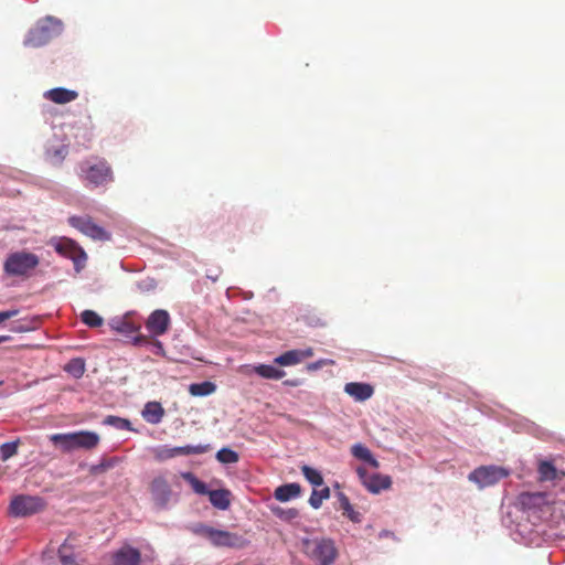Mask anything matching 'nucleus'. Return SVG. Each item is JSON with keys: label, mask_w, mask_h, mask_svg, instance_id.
<instances>
[{"label": "nucleus", "mask_w": 565, "mask_h": 565, "mask_svg": "<svg viewBox=\"0 0 565 565\" xmlns=\"http://www.w3.org/2000/svg\"><path fill=\"white\" fill-rule=\"evenodd\" d=\"M301 472H302L303 477H305V478H306V479H307L311 484H313V486H316V487H320V486H322V483H323V478H322L321 473H320L318 470H316V469H313V468H311V467H309V466H302V467H301Z\"/></svg>", "instance_id": "473e14b6"}, {"label": "nucleus", "mask_w": 565, "mask_h": 565, "mask_svg": "<svg viewBox=\"0 0 565 565\" xmlns=\"http://www.w3.org/2000/svg\"><path fill=\"white\" fill-rule=\"evenodd\" d=\"M181 477L191 486L193 491L198 494L209 495L210 490L206 484L199 480L192 472H182Z\"/></svg>", "instance_id": "cd10ccee"}, {"label": "nucleus", "mask_w": 565, "mask_h": 565, "mask_svg": "<svg viewBox=\"0 0 565 565\" xmlns=\"http://www.w3.org/2000/svg\"><path fill=\"white\" fill-rule=\"evenodd\" d=\"M216 458L222 463H235L238 461V454L230 448H222L217 451Z\"/></svg>", "instance_id": "f704fd0d"}, {"label": "nucleus", "mask_w": 565, "mask_h": 565, "mask_svg": "<svg viewBox=\"0 0 565 565\" xmlns=\"http://www.w3.org/2000/svg\"><path fill=\"white\" fill-rule=\"evenodd\" d=\"M65 371L79 379L85 372V363L82 359H73L66 364Z\"/></svg>", "instance_id": "72a5a7b5"}, {"label": "nucleus", "mask_w": 565, "mask_h": 565, "mask_svg": "<svg viewBox=\"0 0 565 565\" xmlns=\"http://www.w3.org/2000/svg\"><path fill=\"white\" fill-rule=\"evenodd\" d=\"M55 250L64 257L73 260L75 269L79 271L87 259L84 249L71 238H62L55 244Z\"/></svg>", "instance_id": "ddd939ff"}, {"label": "nucleus", "mask_w": 565, "mask_h": 565, "mask_svg": "<svg viewBox=\"0 0 565 565\" xmlns=\"http://www.w3.org/2000/svg\"><path fill=\"white\" fill-rule=\"evenodd\" d=\"M216 391V385L213 382L204 381L201 383H193L189 386V393L192 396H207Z\"/></svg>", "instance_id": "a878e982"}, {"label": "nucleus", "mask_w": 565, "mask_h": 565, "mask_svg": "<svg viewBox=\"0 0 565 565\" xmlns=\"http://www.w3.org/2000/svg\"><path fill=\"white\" fill-rule=\"evenodd\" d=\"M150 491L154 502L159 507H167L168 502L170 501L172 491L168 480L164 477H156L150 483Z\"/></svg>", "instance_id": "dca6fc26"}, {"label": "nucleus", "mask_w": 565, "mask_h": 565, "mask_svg": "<svg viewBox=\"0 0 565 565\" xmlns=\"http://www.w3.org/2000/svg\"><path fill=\"white\" fill-rule=\"evenodd\" d=\"M254 372L259 376L268 380H280L286 375L284 370L277 369L274 365L259 364L254 366Z\"/></svg>", "instance_id": "393cba45"}, {"label": "nucleus", "mask_w": 565, "mask_h": 565, "mask_svg": "<svg viewBox=\"0 0 565 565\" xmlns=\"http://www.w3.org/2000/svg\"><path fill=\"white\" fill-rule=\"evenodd\" d=\"M312 355L313 350L311 348L306 350H290L277 356L275 363L281 366L296 365Z\"/></svg>", "instance_id": "6ab92c4d"}, {"label": "nucleus", "mask_w": 565, "mask_h": 565, "mask_svg": "<svg viewBox=\"0 0 565 565\" xmlns=\"http://www.w3.org/2000/svg\"><path fill=\"white\" fill-rule=\"evenodd\" d=\"M170 324V317L166 310H154L146 322L147 329L154 335L164 334Z\"/></svg>", "instance_id": "f3484780"}, {"label": "nucleus", "mask_w": 565, "mask_h": 565, "mask_svg": "<svg viewBox=\"0 0 565 565\" xmlns=\"http://www.w3.org/2000/svg\"><path fill=\"white\" fill-rule=\"evenodd\" d=\"M344 392L356 402H364L374 394V387L367 383L350 382L344 385Z\"/></svg>", "instance_id": "a211bd4d"}, {"label": "nucleus", "mask_w": 565, "mask_h": 565, "mask_svg": "<svg viewBox=\"0 0 565 565\" xmlns=\"http://www.w3.org/2000/svg\"><path fill=\"white\" fill-rule=\"evenodd\" d=\"M273 512L275 513V515L286 521H290L298 516V510L296 509L284 510L281 508H276L273 509Z\"/></svg>", "instance_id": "ea45409f"}, {"label": "nucleus", "mask_w": 565, "mask_h": 565, "mask_svg": "<svg viewBox=\"0 0 565 565\" xmlns=\"http://www.w3.org/2000/svg\"><path fill=\"white\" fill-rule=\"evenodd\" d=\"M356 473L363 486L372 493H379L382 490H387L392 486V479L390 476L380 473L370 475L363 467H358Z\"/></svg>", "instance_id": "4468645a"}, {"label": "nucleus", "mask_w": 565, "mask_h": 565, "mask_svg": "<svg viewBox=\"0 0 565 565\" xmlns=\"http://www.w3.org/2000/svg\"><path fill=\"white\" fill-rule=\"evenodd\" d=\"M340 505L343 510V514L347 515L351 521L359 523L361 522V514L354 511L352 504L350 503L348 497L343 493L340 494Z\"/></svg>", "instance_id": "c756f323"}, {"label": "nucleus", "mask_w": 565, "mask_h": 565, "mask_svg": "<svg viewBox=\"0 0 565 565\" xmlns=\"http://www.w3.org/2000/svg\"><path fill=\"white\" fill-rule=\"evenodd\" d=\"M19 441L4 443L0 447L1 459L3 461L10 459L18 452Z\"/></svg>", "instance_id": "4c0bfd02"}, {"label": "nucleus", "mask_w": 565, "mask_h": 565, "mask_svg": "<svg viewBox=\"0 0 565 565\" xmlns=\"http://www.w3.org/2000/svg\"><path fill=\"white\" fill-rule=\"evenodd\" d=\"M164 408L159 402H148L142 411V417L152 425L159 424L164 417Z\"/></svg>", "instance_id": "412c9836"}, {"label": "nucleus", "mask_w": 565, "mask_h": 565, "mask_svg": "<svg viewBox=\"0 0 565 565\" xmlns=\"http://www.w3.org/2000/svg\"><path fill=\"white\" fill-rule=\"evenodd\" d=\"M79 175L93 186L106 185L114 180L111 168L105 160L87 167L83 166Z\"/></svg>", "instance_id": "1a4fd4ad"}, {"label": "nucleus", "mask_w": 565, "mask_h": 565, "mask_svg": "<svg viewBox=\"0 0 565 565\" xmlns=\"http://www.w3.org/2000/svg\"><path fill=\"white\" fill-rule=\"evenodd\" d=\"M191 533L196 536L206 539L214 547L241 550L247 546L248 541L234 532L215 529L202 522L194 523L189 526Z\"/></svg>", "instance_id": "f03ea898"}, {"label": "nucleus", "mask_w": 565, "mask_h": 565, "mask_svg": "<svg viewBox=\"0 0 565 565\" xmlns=\"http://www.w3.org/2000/svg\"><path fill=\"white\" fill-rule=\"evenodd\" d=\"M365 462H367L373 468H379L380 463L379 461L371 455V459H367Z\"/></svg>", "instance_id": "c03bdc74"}, {"label": "nucleus", "mask_w": 565, "mask_h": 565, "mask_svg": "<svg viewBox=\"0 0 565 565\" xmlns=\"http://www.w3.org/2000/svg\"><path fill=\"white\" fill-rule=\"evenodd\" d=\"M68 153V148L66 145H61L57 147H52L46 150L47 160L54 164L58 166L63 162Z\"/></svg>", "instance_id": "bb28decb"}, {"label": "nucleus", "mask_w": 565, "mask_h": 565, "mask_svg": "<svg viewBox=\"0 0 565 565\" xmlns=\"http://www.w3.org/2000/svg\"><path fill=\"white\" fill-rule=\"evenodd\" d=\"M152 344L156 348V353L163 352V345L159 340H154Z\"/></svg>", "instance_id": "37998d69"}, {"label": "nucleus", "mask_w": 565, "mask_h": 565, "mask_svg": "<svg viewBox=\"0 0 565 565\" xmlns=\"http://www.w3.org/2000/svg\"><path fill=\"white\" fill-rule=\"evenodd\" d=\"M231 491L227 489L210 490L211 504L220 510H227L231 505Z\"/></svg>", "instance_id": "5701e85b"}, {"label": "nucleus", "mask_w": 565, "mask_h": 565, "mask_svg": "<svg viewBox=\"0 0 565 565\" xmlns=\"http://www.w3.org/2000/svg\"><path fill=\"white\" fill-rule=\"evenodd\" d=\"M105 425H110L117 429H130V422L128 419L109 415L104 419Z\"/></svg>", "instance_id": "e433bc0d"}, {"label": "nucleus", "mask_w": 565, "mask_h": 565, "mask_svg": "<svg viewBox=\"0 0 565 565\" xmlns=\"http://www.w3.org/2000/svg\"><path fill=\"white\" fill-rule=\"evenodd\" d=\"M301 492V487L298 483H287L276 488L274 497L280 502H287L297 498Z\"/></svg>", "instance_id": "b1692460"}, {"label": "nucleus", "mask_w": 565, "mask_h": 565, "mask_svg": "<svg viewBox=\"0 0 565 565\" xmlns=\"http://www.w3.org/2000/svg\"><path fill=\"white\" fill-rule=\"evenodd\" d=\"M284 384L287 386H298L300 383L298 380H287L284 382Z\"/></svg>", "instance_id": "a18cd8bd"}, {"label": "nucleus", "mask_w": 565, "mask_h": 565, "mask_svg": "<svg viewBox=\"0 0 565 565\" xmlns=\"http://www.w3.org/2000/svg\"><path fill=\"white\" fill-rule=\"evenodd\" d=\"M330 497L329 487H324L321 490H313L310 498L309 503L313 509H319L323 502V500Z\"/></svg>", "instance_id": "2f4dec72"}, {"label": "nucleus", "mask_w": 565, "mask_h": 565, "mask_svg": "<svg viewBox=\"0 0 565 565\" xmlns=\"http://www.w3.org/2000/svg\"><path fill=\"white\" fill-rule=\"evenodd\" d=\"M113 565H140L141 553L129 544H124L111 554Z\"/></svg>", "instance_id": "2eb2a0df"}, {"label": "nucleus", "mask_w": 565, "mask_h": 565, "mask_svg": "<svg viewBox=\"0 0 565 565\" xmlns=\"http://www.w3.org/2000/svg\"><path fill=\"white\" fill-rule=\"evenodd\" d=\"M81 320L89 328H98L104 323V319L94 310H84L81 313Z\"/></svg>", "instance_id": "7c9ffc66"}, {"label": "nucleus", "mask_w": 565, "mask_h": 565, "mask_svg": "<svg viewBox=\"0 0 565 565\" xmlns=\"http://www.w3.org/2000/svg\"><path fill=\"white\" fill-rule=\"evenodd\" d=\"M300 546L302 554L315 565H333L339 557L338 546L331 537H305Z\"/></svg>", "instance_id": "f257e3e1"}, {"label": "nucleus", "mask_w": 565, "mask_h": 565, "mask_svg": "<svg viewBox=\"0 0 565 565\" xmlns=\"http://www.w3.org/2000/svg\"><path fill=\"white\" fill-rule=\"evenodd\" d=\"M540 481H554L561 479L564 473L558 471L552 461L540 460L537 466Z\"/></svg>", "instance_id": "4be33fe9"}, {"label": "nucleus", "mask_w": 565, "mask_h": 565, "mask_svg": "<svg viewBox=\"0 0 565 565\" xmlns=\"http://www.w3.org/2000/svg\"><path fill=\"white\" fill-rule=\"evenodd\" d=\"M39 265V257L32 253L17 252L8 256L4 270L9 275L22 276Z\"/></svg>", "instance_id": "0eeeda50"}, {"label": "nucleus", "mask_w": 565, "mask_h": 565, "mask_svg": "<svg viewBox=\"0 0 565 565\" xmlns=\"http://www.w3.org/2000/svg\"><path fill=\"white\" fill-rule=\"evenodd\" d=\"M45 508V501L40 497L20 494L12 499L10 513L24 518L41 512Z\"/></svg>", "instance_id": "9d476101"}, {"label": "nucleus", "mask_w": 565, "mask_h": 565, "mask_svg": "<svg viewBox=\"0 0 565 565\" xmlns=\"http://www.w3.org/2000/svg\"><path fill=\"white\" fill-rule=\"evenodd\" d=\"M556 511H559V518H562V520H563L564 531H565V501L563 502V504L561 507H555L554 512H556Z\"/></svg>", "instance_id": "79ce46f5"}, {"label": "nucleus", "mask_w": 565, "mask_h": 565, "mask_svg": "<svg viewBox=\"0 0 565 565\" xmlns=\"http://www.w3.org/2000/svg\"><path fill=\"white\" fill-rule=\"evenodd\" d=\"M63 31V23L60 19L47 15L32 29L25 40V45L40 47L49 43L53 38Z\"/></svg>", "instance_id": "20e7f679"}, {"label": "nucleus", "mask_w": 565, "mask_h": 565, "mask_svg": "<svg viewBox=\"0 0 565 565\" xmlns=\"http://www.w3.org/2000/svg\"><path fill=\"white\" fill-rule=\"evenodd\" d=\"M18 313H19V310H17V309L0 312V323H2L3 321H6L8 319L15 317Z\"/></svg>", "instance_id": "a19ab883"}, {"label": "nucleus", "mask_w": 565, "mask_h": 565, "mask_svg": "<svg viewBox=\"0 0 565 565\" xmlns=\"http://www.w3.org/2000/svg\"><path fill=\"white\" fill-rule=\"evenodd\" d=\"M352 454L354 457L363 460V461H366L367 459H371V455L372 452L370 451L369 448H366L365 446L363 445H354L352 447Z\"/></svg>", "instance_id": "58836bf2"}, {"label": "nucleus", "mask_w": 565, "mask_h": 565, "mask_svg": "<svg viewBox=\"0 0 565 565\" xmlns=\"http://www.w3.org/2000/svg\"><path fill=\"white\" fill-rule=\"evenodd\" d=\"M117 462H118L117 458L103 459L99 463L90 467V473H93V475L103 473V472L107 471L108 469L115 467V465Z\"/></svg>", "instance_id": "c9c22d12"}, {"label": "nucleus", "mask_w": 565, "mask_h": 565, "mask_svg": "<svg viewBox=\"0 0 565 565\" xmlns=\"http://www.w3.org/2000/svg\"><path fill=\"white\" fill-rule=\"evenodd\" d=\"M509 471L502 467L497 466H481L468 476V479L478 484L479 488L491 487L500 480L507 478Z\"/></svg>", "instance_id": "9b49d317"}, {"label": "nucleus", "mask_w": 565, "mask_h": 565, "mask_svg": "<svg viewBox=\"0 0 565 565\" xmlns=\"http://www.w3.org/2000/svg\"><path fill=\"white\" fill-rule=\"evenodd\" d=\"M519 502L524 509L551 512L555 516H559V511L554 512L555 507H561L563 504V502L552 501L550 495L544 492L521 493Z\"/></svg>", "instance_id": "39448f33"}, {"label": "nucleus", "mask_w": 565, "mask_h": 565, "mask_svg": "<svg viewBox=\"0 0 565 565\" xmlns=\"http://www.w3.org/2000/svg\"><path fill=\"white\" fill-rule=\"evenodd\" d=\"M210 445L169 447L167 445L157 446L151 449L153 459L163 462L178 456L202 455L210 450Z\"/></svg>", "instance_id": "423d86ee"}, {"label": "nucleus", "mask_w": 565, "mask_h": 565, "mask_svg": "<svg viewBox=\"0 0 565 565\" xmlns=\"http://www.w3.org/2000/svg\"><path fill=\"white\" fill-rule=\"evenodd\" d=\"M51 441L58 445L64 452L75 449H94L99 444V436L94 431L81 430L67 434H54L50 437Z\"/></svg>", "instance_id": "7ed1b4c3"}, {"label": "nucleus", "mask_w": 565, "mask_h": 565, "mask_svg": "<svg viewBox=\"0 0 565 565\" xmlns=\"http://www.w3.org/2000/svg\"><path fill=\"white\" fill-rule=\"evenodd\" d=\"M43 96L45 99L51 100L54 104L64 105L75 100L78 97V93L73 89L56 87L46 90Z\"/></svg>", "instance_id": "aec40b11"}, {"label": "nucleus", "mask_w": 565, "mask_h": 565, "mask_svg": "<svg viewBox=\"0 0 565 565\" xmlns=\"http://www.w3.org/2000/svg\"><path fill=\"white\" fill-rule=\"evenodd\" d=\"M68 224L94 241L107 242L111 238V234L94 223L93 218L88 215L70 216Z\"/></svg>", "instance_id": "6e6552de"}, {"label": "nucleus", "mask_w": 565, "mask_h": 565, "mask_svg": "<svg viewBox=\"0 0 565 565\" xmlns=\"http://www.w3.org/2000/svg\"><path fill=\"white\" fill-rule=\"evenodd\" d=\"M301 320L309 327L320 328L326 327L327 321L324 317L318 313L316 310H308L306 313L301 316Z\"/></svg>", "instance_id": "c85d7f7f"}, {"label": "nucleus", "mask_w": 565, "mask_h": 565, "mask_svg": "<svg viewBox=\"0 0 565 565\" xmlns=\"http://www.w3.org/2000/svg\"><path fill=\"white\" fill-rule=\"evenodd\" d=\"M9 340H10L9 335H0V343L9 341Z\"/></svg>", "instance_id": "49530a36"}, {"label": "nucleus", "mask_w": 565, "mask_h": 565, "mask_svg": "<svg viewBox=\"0 0 565 565\" xmlns=\"http://www.w3.org/2000/svg\"><path fill=\"white\" fill-rule=\"evenodd\" d=\"M109 326L114 331L126 337L135 334L132 338V343L135 345H140L148 342L147 338L139 333L141 328L140 321L135 320L134 316L130 313H127L121 318L113 319L109 322Z\"/></svg>", "instance_id": "f8f14e48"}]
</instances>
